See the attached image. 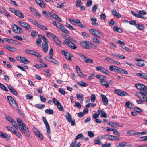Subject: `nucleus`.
Instances as JSON below:
<instances>
[{"mask_svg":"<svg viewBox=\"0 0 147 147\" xmlns=\"http://www.w3.org/2000/svg\"><path fill=\"white\" fill-rule=\"evenodd\" d=\"M17 121L18 123L20 130L22 133L25 134L26 135H28L29 131L28 130L25 129V128H24L26 125L23 124L21 119L20 118L18 119L17 120Z\"/></svg>","mask_w":147,"mask_h":147,"instance_id":"1","label":"nucleus"},{"mask_svg":"<svg viewBox=\"0 0 147 147\" xmlns=\"http://www.w3.org/2000/svg\"><path fill=\"white\" fill-rule=\"evenodd\" d=\"M7 98L10 104L13 107L18 108L17 104L14 99L11 96H7Z\"/></svg>","mask_w":147,"mask_h":147,"instance_id":"2","label":"nucleus"},{"mask_svg":"<svg viewBox=\"0 0 147 147\" xmlns=\"http://www.w3.org/2000/svg\"><path fill=\"white\" fill-rule=\"evenodd\" d=\"M61 53L65 56L66 59L70 61L72 60L71 58L73 56L65 50H63L61 51Z\"/></svg>","mask_w":147,"mask_h":147,"instance_id":"3","label":"nucleus"},{"mask_svg":"<svg viewBox=\"0 0 147 147\" xmlns=\"http://www.w3.org/2000/svg\"><path fill=\"white\" fill-rule=\"evenodd\" d=\"M66 118L67 121L71 123L72 126H74L75 125V120L74 119H72L71 115L68 112L67 113V115Z\"/></svg>","mask_w":147,"mask_h":147,"instance_id":"4","label":"nucleus"},{"mask_svg":"<svg viewBox=\"0 0 147 147\" xmlns=\"http://www.w3.org/2000/svg\"><path fill=\"white\" fill-rule=\"evenodd\" d=\"M135 60L138 62L136 63V66L139 67H143L145 65L144 60L137 58H135Z\"/></svg>","mask_w":147,"mask_h":147,"instance_id":"5","label":"nucleus"},{"mask_svg":"<svg viewBox=\"0 0 147 147\" xmlns=\"http://www.w3.org/2000/svg\"><path fill=\"white\" fill-rule=\"evenodd\" d=\"M80 43L82 46L84 48L89 49V44H90V42L88 41H81L80 42Z\"/></svg>","mask_w":147,"mask_h":147,"instance_id":"6","label":"nucleus"},{"mask_svg":"<svg viewBox=\"0 0 147 147\" xmlns=\"http://www.w3.org/2000/svg\"><path fill=\"white\" fill-rule=\"evenodd\" d=\"M19 22L22 26L25 28L26 30L28 31L29 29L30 28V26L29 25L26 23L22 21H19Z\"/></svg>","mask_w":147,"mask_h":147,"instance_id":"7","label":"nucleus"},{"mask_svg":"<svg viewBox=\"0 0 147 147\" xmlns=\"http://www.w3.org/2000/svg\"><path fill=\"white\" fill-rule=\"evenodd\" d=\"M136 87L138 89L142 90H147V87L141 84H135Z\"/></svg>","mask_w":147,"mask_h":147,"instance_id":"8","label":"nucleus"},{"mask_svg":"<svg viewBox=\"0 0 147 147\" xmlns=\"http://www.w3.org/2000/svg\"><path fill=\"white\" fill-rule=\"evenodd\" d=\"M64 44L66 45L67 44L70 47L71 49H76L77 48V47L75 45L74 43L72 42H69L67 41H64L63 42Z\"/></svg>","mask_w":147,"mask_h":147,"instance_id":"9","label":"nucleus"},{"mask_svg":"<svg viewBox=\"0 0 147 147\" xmlns=\"http://www.w3.org/2000/svg\"><path fill=\"white\" fill-rule=\"evenodd\" d=\"M33 130L35 134L39 138H42V136L38 129L36 128H33Z\"/></svg>","mask_w":147,"mask_h":147,"instance_id":"10","label":"nucleus"},{"mask_svg":"<svg viewBox=\"0 0 147 147\" xmlns=\"http://www.w3.org/2000/svg\"><path fill=\"white\" fill-rule=\"evenodd\" d=\"M52 38L55 43L58 46L61 47V42L58 38L56 36L53 35L51 36Z\"/></svg>","mask_w":147,"mask_h":147,"instance_id":"11","label":"nucleus"},{"mask_svg":"<svg viewBox=\"0 0 147 147\" xmlns=\"http://www.w3.org/2000/svg\"><path fill=\"white\" fill-rule=\"evenodd\" d=\"M101 96L103 101V104L105 105H108V100L106 96L102 94L101 95Z\"/></svg>","mask_w":147,"mask_h":147,"instance_id":"12","label":"nucleus"},{"mask_svg":"<svg viewBox=\"0 0 147 147\" xmlns=\"http://www.w3.org/2000/svg\"><path fill=\"white\" fill-rule=\"evenodd\" d=\"M100 82L102 84V85L105 86L107 88L109 86V84L107 81L105 80L103 78H100Z\"/></svg>","mask_w":147,"mask_h":147,"instance_id":"13","label":"nucleus"},{"mask_svg":"<svg viewBox=\"0 0 147 147\" xmlns=\"http://www.w3.org/2000/svg\"><path fill=\"white\" fill-rule=\"evenodd\" d=\"M19 59H18L20 61L22 62L24 64H27L29 62V61L26 59L24 57H20Z\"/></svg>","mask_w":147,"mask_h":147,"instance_id":"14","label":"nucleus"},{"mask_svg":"<svg viewBox=\"0 0 147 147\" xmlns=\"http://www.w3.org/2000/svg\"><path fill=\"white\" fill-rule=\"evenodd\" d=\"M136 76H139L141 78L147 80V75L146 74L144 73H138L136 74Z\"/></svg>","mask_w":147,"mask_h":147,"instance_id":"15","label":"nucleus"},{"mask_svg":"<svg viewBox=\"0 0 147 147\" xmlns=\"http://www.w3.org/2000/svg\"><path fill=\"white\" fill-rule=\"evenodd\" d=\"M36 3L42 8H44L45 7L44 3L42 0H36Z\"/></svg>","mask_w":147,"mask_h":147,"instance_id":"16","label":"nucleus"},{"mask_svg":"<svg viewBox=\"0 0 147 147\" xmlns=\"http://www.w3.org/2000/svg\"><path fill=\"white\" fill-rule=\"evenodd\" d=\"M146 94H147V91L142 90L140 91L137 94V96H139L140 97H141L142 96H146Z\"/></svg>","mask_w":147,"mask_h":147,"instance_id":"17","label":"nucleus"},{"mask_svg":"<svg viewBox=\"0 0 147 147\" xmlns=\"http://www.w3.org/2000/svg\"><path fill=\"white\" fill-rule=\"evenodd\" d=\"M15 14L21 18H24V15L19 11L16 10L15 11Z\"/></svg>","mask_w":147,"mask_h":147,"instance_id":"18","label":"nucleus"},{"mask_svg":"<svg viewBox=\"0 0 147 147\" xmlns=\"http://www.w3.org/2000/svg\"><path fill=\"white\" fill-rule=\"evenodd\" d=\"M43 122L46 127L47 132L48 134H49L50 133V129L49 124L47 121Z\"/></svg>","mask_w":147,"mask_h":147,"instance_id":"19","label":"nucleus"},{"mask_svg":"<svg viewBox=\"0 0 147 147\" xmlns=\"http://www.w3.org/2000/svg\"><path fill=\"white\" fill-rule=\"evenodd\" d=\"M76 70L78 73V74L80 76L82 77L83 76V74L82 72L81 71L80 67L77 66H76Z\"/></svg>","mask_w":147,"mask_h":147,"instance_id":"20","label":"nucleus"},{"mask_svg":"<svg viewBox=\"0 0 147 147\" xmlns=\"http://www.w3.org/2000/svg\"><path fill=\"white\" fill-rule=\"evenodd\" d=\"M82 59L84 62L87 63H93V60L92 59L88 58L86 57L84 59L82 58Z\"/></svg>","mask_w":147,"mask_h":147,"instance_id":"21","label":"nucleus"},{"mask_svg":"<svg viewBox=\"0 0 147 147\" xmlns=\"http://www.w3.org/2000/svg\"><path fill=\"white\" fill-rule=\"evenodd\" d=\"M75 23H77L78 25L82 28H85V26L83 25L81 22L78 19H77L76 20L75 22Z\"/></svg>","mask_w":147,"mask_h":147,"instance_id":"22","label":"nucleus"},{"mask_svg":"<svg viewBox=\"0 0 147 147\" xmlns=\"http://www.w3.org/2000/svg\"><path fill=\"white\" fill-rule=\"evenodd\" d=\"M112 12L114 16L117 18H119L121 17L120 14L117 12L115 9L113 10Z\"/></svg>","mask_w":147,"mask_h":147,"instance_id":"23","label":"nucleus"},{"mask_svg":"<svg viewBox=\"0 0 147 147\" xmlns=\"http://www.w3.org/2000/svg\"><path fill=\"white\" fill-rule=\"evenodd\" d=\"M5 48L13 52L16 51V49L14 47H10L8 45H6L5 47Z\"/></svg>","mask_w":147,"mask_h":147,"instance_id":"24","label":"nucleus"},{"mask_svg":"<svg viewBox=\"0 0 147 147\" xmlns=\"http://www.w3.org/2000/svg\"><path fill=\"white\" fill-rule=\"evenodd\" d=\"M42 47L44 52L45 53L46 52L48 49V45L47 43H46V42H45L44 44H43Z\"/></svg>","mask_w":147,"mask_h":147,"instance_id":"25","label":"nucleus"},{"mask_svg":"<svg viewBox=\"0 0 147 147\" xmlns=\"http://www.w3.org/2000/svg\"><path fill=\"white\" fill-rule=\"evenodd\" d=\"M78 84L82 87H86L88 85V83H85L82 81L78 82Z\"/></svg>","mask_w":147,"mask_h":147,"instance_id":"26","label":"nucleus"},{"mask_svg":"<svg viewBox=\"0 0 147 147\" xmlns=\"http://www.w3.org/2000/svg\"><path fill=\"white\" fill-rule=\"evenodd\" d=\"M117 69L118 67L116 66L112 65L110 66L109 67V69L111 71H117Z\"/></svg>","mask_w":147,"mask_h":147,"instance_id":"27","label":"nucleus"},{"mask_svg":"<svg viewBox=\"0 0 147 147\" xmlns=\"http://www.w3.org/2000/svg\"><path fill=\"white\" fill-rule=\"evenodd\" d=\"M129 146L128 143L127 142H124L122 143H119V145H117V146H120L121 147H123L125 146Z\"/></svg>","mask_w":147,"mask_h":147,"instance_id":"28","label":"nucleus"},{"mask_svg":"<svg viewBox=\"0 0 147 147\" xmlns=\"http://www.w3.org/2000/svg\"><path fill=\"white\" fill-rule=\"evenodd\" d=\"M109 125L112 127H113L115 128L119 127V125L118 124L112 122H109Z\"/></svg>","mask_w":147,"mask_h":147,"instance_id":"29","label":"nucleus"},{"mask_svg":"<svg viewBox=\"0 0 147 147\" xmlns=\"http://www.w3.org/2000/svg\"><path fill=\"white\" fill-rule=\"evenodd\" d=\"M127 134L130 136L137 135V132H136L134 130H131L128 131Z\"/></svg>","mask_w":147,"mask_h":147,"instance_id":"30","label":"nucleus"},{"mask_svg":"<svg viewBox=\"0 0 147 147\" xmlns=\"http://www.w3.org/2000/svg\"><path fill=\"white\" fill-rule=\"evenodd\" d=\"M0 88L2 90L8 92V90L6 87L2 84L0 83Z\"/></svg>","mask_w":147,"mask_h":147,"instance_id":"31","label":"nucleus"},{"mask_svg":"<svg viewBox=\"0 0 147 147\" xmlns=\"http://www.w3.org/2000/svg\"><path fill=\"white\" fill-rule=\"evenodd\" d=\"M25 51L26 53L33 55H34L35 53L34 51L31 50L26 49L25 50Z\"/></svg>","mask_w":147,"mask_h":147,"instance_id":"32","label":"nucleus"},{"mask_svg":"<svg viewBox=\"0 0 147 147\" xmlns=\"http://www.w3.org/2000/svg\"><path fill=\"white\" fill-rule=\"evenodd\" d=\"M131 13H132V14L134 15V16H135L136 17L139 18H145L146 19V18L142 16H140V15H139V14H137L135 12L133 11H131Z\"/></svg>","mask_w":147,"mask_h":147,"instance_id":"33","label":"nucleus"},{"mask_svg":"<svg viewBox=\"0 0 147 147\" xmlns=\"http://www.w3.org/2000/svg\"><path fill=\"white\" fill-rule=\"evenodd\" d=\"M114 31H116L119 33H121L122 32V30L120 28H119L117 26H114L113 28Z\"/></svg>","mask_w":147,"mask_h":147,"instance_id":"34","label":"nucleus"},{"mask_svg":"<svg viewBox=\"0 0 147 147\" xmlns=\"http://www.w3.org/2000/svg\"><path fill=\"white\" fill-rule=\"evenodd\" d=\"M56 106H57L58 109L60 111H64V109L60 103Z\"/></svg>","mask_w":147,"mask_h":147,"instance_id":"35","label":"nucleus"},{"mask_svg":"<svg viewBox=\"0 0 147 147\" xmlns=\"http://www.w3.org/2000/svg\"><path fill=\"white\" fill-rule=\"evenodd\" d=\"M2 10L3 11V12L7 17H10V15L9 14V12L5 9L2 8Z\"/></svg>","mask_w":147,"mask_h":147,"instance_id":"36","label":"nucleus"},{"mask_svg":"<svg viewBox=\"0 0 147 147\" xmlns=\"http://www.w3.org/2000/svg\"><path fill=\"white\" fill-rule=\"evenodd\" d=\"M125 105L128 108L131 109L132 108V104L129 102H127L125 103Z\"/></svg>","mask_w":147,"mask_h":147,"instance_id":"37","label":"nucleus"},{"mask_svg":"<svg viewBox=\"0 0 147 147\" xmlns=\"http://www.w3.org/2000/svg\"><path fill=\"white\" fill-rule=\"evenodd\" d=\"M101 72L108 75H109L110 73V72L109 71L107 70L103 67H102Z\"/></svg>","mask_w":147,"mask_h":147,"instance_id":"38","label":"nucleus"},{"mask_svg":"<svg viewBox=\"0 0 147 147\" xmlns=\"http://www.w3.org/2000/svg\"><path fill=\"white\" fill-rule=\"evenodd\" d=\"M45 113L49 114H52L53 113V111L51 109H47L45 111Z\"/></svg>","mask_w":147,"mask_h":147,"instance_id":"39","label":"nucleus"},{"mask_svg":"<svg viewBox=\"0 0 147 147\" xmlns=\"http://www.w3.org/2000/svg\"><path fill=\"white\" fill-rule=\"evenodd\" d=\"M0 137L2 138H7L8 137V136L7 134L3 133L0 131Z\"/></svg>","mask_w":147,"mask_h":147,"instance_id":"40","label":"nucleus"},{"mask_svg":"<svg viewBox=\"0 0 147 147\" xmlns=\"http://www.w3.org/2000/svg\"><path fill=\"white\" fill-rule=\"evenodd\" d=\"M96 104H93L92 103H90L86 104V105L85 107H86L88 108L90 107H93L94 106H96Z\"/></svg>","mask_w":147,"mask_h":147,"instance_id":"41","label":"nucleus"},{"mask_svg":"<svg viewBox=\"0 0 147 147\" xmlns=\"http://www.w3.org/2000/svg\"><path fill=\"white\" fill-rule=\"evenodd\" d=\"M5 117L6 119L10 123H11L13 120L9 115H5Z\"/></svg>","mask_w":147,"mask_h":147,"instance_id":"42","label":"nucleus"},{"mask_svg":"<svg viewBox=\"0 0 147 147\" xmlns=\"http://www.w3.org/2000/svg\"><path fill=\"white\" fill-rule=\"evenodd\" d=\"M138 97L141 99H143V101H144L147 103V97L146 96H142L141 97H140L139 96H138Z\"/></svg>","mask_w":147,"mask_h":147,"instance_id":"43","label":"nucleus"},{"mask_svg":"<svg viewBox=\"0 0 147 147\" xmlns=\"http://www.w3.org/2000/svg\"><path fill=\"white\" fill-rule=\"evenodd\" d=\"M136 27L137 28L141 30H142L144 29V27L141 25L139 24H137L136 25Z\"/></svg>","mask_w":147,"mask_h":147,"instance_id":"44","label":"nucleus"},{"mask_svg":"<svg viewBox=\"0 0 147 147\" xmlns=\"http://www.w3.org/2000/svg\"><path fill=\"white\" fill-rule=\"evenodd\" d=\"M38 32L36 31H33L31 33V36L33 37H36L38 35Z\"/></svg>","mask_w":147,"mask_h":147,"instance_id":"45","label":"nucleus"},{"mask_svg":"<svg viewBox=\"0 0 147 147\" xmlns=\"http://www.w3.org/2000/svg\"><path fill=\"white\" fill-rule=\"evenodd\" d=\"M53 101L54 104L56 105H57L59 104L60 103L58 100L56 98H53Z\"/></svg>","mask_w":147,"mask_h":147,"instance_id":"46","label":"nucleus"},{"mask_svg":"<svg viewBox=\"0 0 147 147\" xmlns=\"http://www.w3.org/2000/svg\"><path fill=\"white\" fill-rule=\"evenodd\" d=\"M92 3V1L91 0H88L87 3H86V6L88 7H90Z\"/></svg>","mask_w":147,"mask_h":147,"instance_id":"47","label":"nucleus"},{"mask_svg":"<svg viewBox=\"0 0 147 147\" xmlns=\"http://www.w3.org/2000/svg\"><path fill=\"white\" fill-rule=\"evenodd\" d=\"M45 106L44 105H42L41 104H37L35 106L36 107L40 109L43 108Z\"/></svg>","mask_w":147,"mask_h":147,"instance_id":"48","label":"nucleus"},{"mask_svg":"<svg viewBox=\"0 0 147 147\" xmlns=\"http://www.w3.org/2000/svg\"><path fill=\"white\" fill-rule=\"evenodd\" d=\"M38 27L41 29L43 30H47V28L45 26L42 25L40 24H39V25L38 26Z\"/></svg>","mask_w":147,"mask_h":147,"instance_id":"49","label":"nucleus"},{"mask_svg":"<svg viewBox=\"0 0 147 147\" xmlns=\"http://www.w3.org/2000/svg\"><path fill=\"white\" fill-rule=\"evenodd\" d=\"M92 40L95 43L99 44L100 43V41L99 40L95 37L92 38Z\"/></svg>","mask_w":147,"mask_h":147,"instance_id":"50","label":"nucleus"},{"mask_svg":"<svg viewBox=\"0 0 147 147\" xmlns=\"http://www.w3.org/2000/svg\"><path fill=\"white\" fill-rule=\"evenodd\" d=\"M91 101L92 102H94L96 99V96L94 94H92L91 95Z\"/></svg>","mask_w":147,"mask_h":147,"instance_id":"51","label":"nucleus"},{"mask_svg":"<svg viewBox=\"0 0 147 147\" xmlns=\"http://www.w3.org/2000/svg\"><path fill=\"white\" fill-rule=\"evenodd\" d=\"M13 38L18 40L22 41L23 40V39L19 35H15L13 37Z\"/></svg>","mask_w":147,"mask_h":147,"instance_id":"52","label":"nucleus"},{"mask_svg":"<svg viewBox=\"0 0 147 147\" xmlns=\"http://www.w3.org/2000/svg\"><path fill=\"white\" fill-rule=\"evenodd\" d=\"M105 59L108 62L111 63H113L114 61V60L110 58L106 57Z\"/></svg>","mask_w":147,"mask_h":147,"instance_id":"53","label":"nucleus"},{"mask_svg":"<svg viewBox=\"0 0 147 147\" xmlns=\"http://www.w3.org/2000/svg\"><path fill=\"white\" fill-rule=\"evenodd\" d=\"M74 106L79 109H80L81 108L80 104L78 102H75Z\"/></svg>","mask_w":147,"mask_h":147,"instance_id":"54","label":"nucleus"},{"mask_svg":"<svg viewBox=\"0 0 147 147\" xmlns=\"http://www.w3.org/2000/svg\"><path fill=\"white\" fill-rule=\"evenodd\" d=\"M65 41H67L69 42H72L73 43H74L76 42V41L73 39L72 38H70L69 39H67Z\"/></svg>","mask_w":147,"mask_h":147,"instance_id":"55","label":"nucleus"},{"mask_svg":"<svg viewBox=\"0 0 147 147\" xmlns=\"http://www.w3.org/2000/svg\"><path fill=\"white\" fill-rule=\"evenodd\" d=\"M40 98L41 101L43 102H45L46 101V98H45L43 96L40 95Z\"/></svg>","mask_w":147,"mask_h":147,"instance_id":"56","label":"nucleus"},{"mask_svg":"<svg viewBox=\"0 0 147 147\" xmlns=\"http://www.w3.org/2000/svg\"><path fill=\"white\" fill-rule=\"evenodd\" d=\"M31 22L33 24H34L37 26L39 25V23L37 21L34 20H32Z\"/></svg>","mask_w":147,"mask_h":147,"instance_id":"57","label":"nucleus"},{"mask_svg":"<svg viewBox=\"0 0 147 147\" xmlns=\"http://www.w3.org/2000/svg\"><path fill=\"white\" fill-rule=\"evenodd\" d=\"M117 58H118L120 59H124L125 58V57L122 55L120 54H117Z\"/></svg>","mask_w":147,"mask_h":147,"instance_id":"58","label":"nucleus"},{"mask_svg":"<svg viewBox=\"0 0 147 147\" xmlns=\"http://www.w3.org/2000/svg\"><path fill=\"white\" fill-rule=\"evenodd\" d=\"M52 23L55 26H56L57 28V27L59 26V25L60 24V23L57 22L55 21L54 20L53 21Z\"/></svg>","mask_w":147,"mask_h":147,"instance_id":"59","label":"nucleus"},{"mask_svg":"<svg viewBox=\"0 0 147 147\" xmlns=\"http://www.w3.org/2000/svg\"><path fill=\"white\" fill-rule=\"evenodd\" d=\"M12 123L13 126L15 127L16 129L18 128V126L16 123L15 121L13 120L11 123Z\"/></svg>","mask_w":147,"mask_h":147,"instance_id":"60","label":"nucleus"},{"mask_svg":"<svg viewBox=\"0 0 147 147\" xmlns=\"http://www.w3.org/2000/svg\"><path fill=\"white\" fill-rule=\"evenodd\" d=\"M112 131H113L114 133V134H115V135H120L119 132L116 129H112Z\"/></svg>","mask_w":147,"mask_h":147,"instance_id":"61","label":"nucleus"},{"mask_svg":"<svg viewBox=\"0 0 147 147\" xmlns=\"http://www.w3.org/2000/svg\"><path fill=\"white\" fill-rule=\"evenodd\" d=\"M50 16H52L54 19L56 20L58 17V16L53 12L51 13Z\"/></svg>","mask_w":147,"mask_h":147,"instance_id":"62","label":"nucleus"},{"mask_svg":"<svg viewBox=\"0 0 147 147\" xmlns=\"http://www.w3.org/2000/svg\"><path fill=\"white\" fill-rule=\"evenodd\" d=\"M100 116L103 118H106L107 117V116L105 112L103 111L102 113L101 114Z\"/></svg>","mask_w":147,"mask_h":147,"instance_id":"63","label":"nucleus"},{"mask_svg":"<svg viewBox=\"0 0 147 147\" xmlns=\"http://www.w3.org/2000/svg\"><path fill=\"white\" fill-rule=\"evenodd\" d=\"M64 27H65L61 23H60V24L59 25V26L57 27V28L59 29L61 31L63 30V29Z\"/></svg>","mask_w":147,"mask_h":147,"instance_id":"64","label":"nucleus"}]
</instances>
